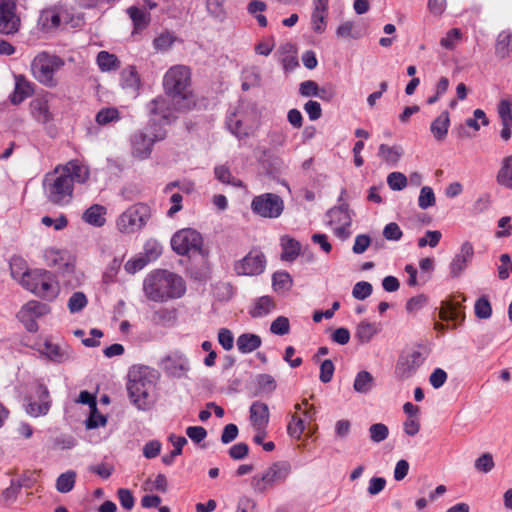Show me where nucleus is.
Listing matches in <instances>:
<instances>
[{
	"label": "nucleus",
	"instance_id": "1",
	"mask_svg": "<svg viewBox=\"0 0 512 512\" xmlns=\"http://www.w3.org/2000/svg\"><path fill=\"white\" fill-rule=\"evenodd\" d=\"M143 290L149 300L162 303L181 298L186 292V284L175 273L155 270L144 279Z\"/></svg>",
	"mask_w": 512,
	"mask_h": 512
},
{
	"label": "nucleus",
	"instance_id": "44",
	"mask_svg": "<svg viewBox=\"0 0 512 512\" xmlns=\"http://www.w3.org/2000/svg\"><path fill=\"white\" fill-rule=\"evenodd\" d=\"M42 353L45 354L50 360L58 363L64 362L69 358L59 345L48 341L44 343Z\"/></svg>",
	"mask_w": 512,
	"mask_h": 512
},
{
	"label": "nucleus",
	"instance_id": "25",
	"mask_svg": "<svg viewBox=\"0 0 512 512\" xmlns=\"http://www.w3.org/2000/svg\"><path fill=\"white\" fill-rule=\"evenodd\" d=\"M60 170L63 174H68L70 176L72 185L74 182L84 183L89 178L88 168L75 160L68 162Z\"/></svg>",
	"mask_w": 512,
	"mask_h": 512
},
{
	"label": "nucleus",
	"instance_id": "6",
	"mask_svg": "<svg viewBox=\"0 0 512 512\" xmlns=\"http://www.w3.org/2000/svg\"><path fill=\"white\" fill-rule=\"evenodd\" d=\"M153 383L147 377V369L133 367L128 373L127 391L131 402L138 409H145L148 405L150 390Z\"/></svg>",
	"mask_w": 512,
	"mask_h": 512
},
{
	"label": "nucleus",
	"instance_id": "45",
	"mask_svg": "<svg viewBox=\"0 0 512 512\" xmlns=\"http://www.w3.org/2000/svg\"><path fill=\"white\" fill-rule=\"evenodd\" d=\"M490 123L486 113L482 109H475L473 111V117L467 118L465 120V126L473 129L474 131H479L481 126H488Z\"/></svg>",
	"mask_w": 512,
	"mask_h": 512
},
{
	"label": "nucleus",
	"instance_id": "20",
	"mask_svg": "<svg viewBox=\"0 0 512 512\" xmlns=\"http://www.w3.org/2000/svg\"><path fill=\"white\" fill-rule=\"evenodd\" d=\"M34 92L33 84L29 82L24 76L19 75L15 77V89L10 96V101L14 105L22 103L26 98L31 96Z\"/></svg>",
	"mask_w": 512,
	"mask_h": 512
},
{
	"label": "nucleus",
	"instance_id": "2",
	"mask_svg": "<svg viewBox=\"0 0 512 512\" xmlns=\"http://www.w3.org/2000/svg\"><path fill=\"white\" fill-rule=\"evenodd\" d=\"M163 87L179 109H191L195 103L190 91V70L184 65L171 67L164 75Z\"/></svg>",
	"mask_w": 512,
	"mask_h": 512
},
{
	"label": "nucleus",
	"instance_id": "22",
	"mask_svg": "<svg viewBox=\"0 0 512 512\" xmlns=\"http://www.w3.org/2000/svg\"><path fill=\"white\" fill-rule=\"evenodd\" d=\"M30 112L32 117L39 123L45 124L52 120V114L49 109L48 100L44 97H36L30 102Z\"/></svg>",
	"mask_w": 512,
	"mask_h": 512
},
{
	"label": "nucleus",
	"instance_id": "29",
	"mask_svg": "<svg viewBox=\"0 0 512 512\" xmlns=\"http://www.w3.org/2000/svg\"><path fill=\"white\" fill-rule=\"evenodd\" d=\"M127 13L133 22L134 28L132 34L139 33L148 27L151 20L149 12L138 7L131 6L127 9Z\"/></svg>",
	"mask_w": 512,
	"mask_h": 512
},
{
	"label": "nucleus",
	"instance_id": "52",
	"mask_svg": "<svg viewBox=\"0 0 512 512\" xmlns=\"http://www.w3.org/2000/svg\"><path fill=\"white\" fill-rule=\"evenodd\" d=\"M256 381L261 393L271 394L277 387L274 377L270 374H260L257 376Z\"/></svg>",
	"mask_w": 512,
	"mask_h": 512
},
{
	"label": "nucleus",
	"instance_id": "31",
	"mask_svg": "<svg viewBox=\"0 0 512 512\" xmlns=\"http://www.w3.org/2000/svg\"><path fill=\"white\" fill-rule=\"evenodd\" d=\"M512 52V31H501L496 39L495 54L500 59L507 58Z\"/></svg>",
	"mask_w": 512,
	"mask_h": 512
},
{
	"label": "nucleus",
	"instance_id": "4",
	"mask_svg": "<svg viewBox=\"0 0 512 512\" xmlns=\"http://www.w3.org/2000/svg\"><path fill=\"white\" fill-rule=\"evenodd\" d=\"M48 200L59 206L68 204L73 196V185L68 174H63L59 167L48 174L43 182Z\"/></svg>",
	"mask_w": 512,
	"mask_h": 512
},
{
	"label": "nucleus",
	"instance_id": "61",
	"mask_svg": "<svg viewBox=\"0 0 512 512\" xmlns=\"http://www.w3.org/2000/svg\"><path fill=\"white\" fill-rule=\"evenodd\" d=\"M335 371V366L330 359L324 360L320 365L319 379L322 383H329Z\"/></svg>",
	"mask_w": 512,
	"mask_h": 512
},
{
	"label": "nucleus",
	"instance_id": "37",
	"mask_svg": "<svg viewBox=\"0 0 512 512\" xmlns=\"http://www.w3.org/2000/svg\"><path fill=\"white\" fill-rule=\"evenodd\" d=\"M10 273L13 279L23 285L24 278H27L30 270L27 269V263L22 257L14 256L10 260Z\"/></svg>",
	"mask_w": 512,
	"mask_h": 512
},
{
	"label": "nucleus",
	"instance_id": "28",
	"mask_svg": "<svg viewBox=\"0 0 512 512\" xmlns=\"http://www.w3.org/2000/svg\"><path fill=\"white\" fill-rule=\"evenodd\" d=\"M328 11V0H315L312 13L313 30L316 33H322L326 26V16Z\"/></svg>",
	"mask_w": 512,
	"mask_h": 512
},
{
	"label": "nucleus",
	"instance_id": "17",
	"mask_svg": "<svg viewBox=\"0 0 512 512\" xmlns=\"http://www.w3.org/2000/svg\"><path fill=\"white\" fill-rule=\"evenodd\" d=\"M36 395L38 397V402H29L26 406V412L32 417H39L46 415L51 407V400L48 388L42 384L38 383L36 387Z\"/></svg>",
	"mask_w": 512,
	"mask_h": 512
},
{
	"label": "nucleus",
	"instance_id": "42",
	"mask_svg": "<svg viewBox=\"0 0 512 512\" xmlns=\"http://www.w3.org/2000/svg\"><path fill=\"white\" fill-rule=\"evenodd\" d=\"M292 278L286 271H277L272 276L273 289L276 292L288 291L292 287Z\"/></svg>",
	"mask_w": 512,
	"mask_h": 512
},
{
	"label": "nucleus",
	"instance_id": "35",
	"mask_svg": "<svg viewBox=\"0 0 512 512\" xmlns=\"http://www.w3.org/2000/svg\"><path fill=\"white\" fill-rule=\"evenodd\" d=\"M49 308L46 304L41 303L36 300H31L27 302L19 312V317L22 321H25L26 317H41L47 314Z\"/></svg>",
	"mask_w": 512,
	"mask_h": 512
},
{
	"label": "nucleus",
	"instance_id": "30",
	"mask_svg": "<svg viewBox=\"0 0 512 512\" xmlns=\"http://www.w3.org/2000/svg\"><path fill=\"white\" fill-rule=\"evenodd\" d=\"M261 344V337L253 333H243L236 340L237 348L242 354H248L257 350Z\"/></svg>",
	"mask_w": 512,
	"mask_h": 512
},
{
	"label": "nucleus",
	"instance_id": "14",
	"mask_svg": "<svg viewBox=\"0 0 512 512\" xmlns=\"http://www.w3.org/2000/svg\"><path fill=\"white\" fill-rule=\"evenodd\" d=\"M16 9L15 0H0V34L10 35L18 32L21 20Z\"/></svg>",
	"mask_w": 512,
	"mask_h": 512
},
{
	"label": "nucleus",
	"instance_id": "21",
	"mask_svg": "<svg viewBox=\"0 0 512 512\" xmlns=\"http://www.w3.org/2000/svg\"><path fill=\"white\" fill-rule=\"evenodd\" d=\"M450 127V114L447 110L440 113L430 125V132L434 139L438 142H443L448 134Z\"/></svg>",
	"mask_w": 512,
	"mask_h": 512
},
{
	"label": "nucleus",
	"instance_id": "54",
	"mask_svg": "<svg viewBox=\"0 0 512 512\" xmlns=\"http://www.w3.org/2000/svg\"><path fill=\"white\" fill-rule=\"evenodd\" d=\"M389 435L388 427L383 423L372 424L369 427V436L371 441L380 443L384 441Z\"/></svg>",
	"mask_w": 512,
	"mask_h": 512
},
{
	"label": "nucleus",
	"instance_id": "56",
	"mask_svg": "<svg viewBox=\"0 0 512 512\" xmlns=\"http://www.w3.org/2000/svg\"><path fill=\"white\" fill-rule=\"evenodd\" d=\"M271 333L275 335H286L290 332L289 319L284 316H278L270 325Z\"/></svg>",
	"mask_w": 512,
	"mask_h": 512
},
{
	"label": "nucleus",
	"instance_id": "63",
	"mask_svg": "<svg viewBox=\"0 0 512 512\" xmlns=\"http://www.w3.org/2000/svg\"><path fill=\"white\" fill-rule=\"evenodd\" d=\"M218 342L224 350H231L234 346V337L232 332L227 328H221L218 331Z\"/></svg>",
	"mask_w": 512,
	"mask_h": 512
},
{
	"label": "nucleus",
	"instance_id": "7",
	"mask_svg": "<svg viewBox=\"0 0 512 512\" xmlns=\"http://www.w3.org/2000/svg\"><path fill=\"white\" fill-rule=\"evenodd\" d=\"M151 212L148 205L135 204L124 211L117 219V227L120 232L130 234L144 227L150 219Z\"/></svg>",
	"mask_w": 512,
	"mask_h": 512
},
{
	"label": "nucleus",
	"instance_id": "16",
	"mask_svg": "<svg viewBox=\"0 0 512 512\" xmlns=\"http://www.w3.org/2000/svg\"><path fill=\"white\" fill-rule=\"evenodd\" d=\"M66 10L61 5H54L43 9L38 18V26L43 32L57 29L61 24V18Z\"/></svg>",
	"mask_w": 512,
	"mask_h": 512
},
{
	"label": "nucleus",
	"instance_id": "5",
	"mask_svg": "<svg viewBox=\"0 0 512 512\" xmlns=\"http://www.w3.org/2000/svg\"><path fill=\"white\" fill-rule=\"evenodd\" d=\"M36 296L52 300L58 294V285L52 272L44 269L30 270L22 285Z\"/></svg>",
	"mask_w": 512,
	"mask_h": 512
},
{
	"label": "nucleus",
	"instance_id": "40",
	"mask_svg": "<svg viewBox=\"0 0 512 512\" xmlns=\"http://www.w3.org/2000/svg\"><path fill=\"white\" fill-rule=\"evenodd\" d=\"M77 474L73 470H68L65 473H62L58 476L56 480V489L60 493H68L70 492L76 482Z\"/></svg>",
	"mask_w": 512,
	"mask_h": 512
},
{
	"label": "nucleus",
	"instance_id": "18",
	"mask_svg": "<svg viewBox=\"0 0 512 512\" xmlns=\"http://www.w3.org/2000/svg\"><path fill=\"white\" fill-rule=\"evenodd\" d=\"M421 363V353L413 351L405 359L398 361L395 373L399 379H408L416 372Z\"/></svg>",
	"mask_w": 512,
	"mask_h": 512
},
{
	"label": "nucleus",
	"instance_id": "55",
	"mask_svg": "<svg viewBox=\"0 0 512 512\" xmlns=\"http://www.w3.org/2000/svg\"><path fill=\"white\" fill-rule=\"evenodd\" d=\"M387 184L391 190L400 191L407 186V178L401 172H391L387 176Z\"/></svg>",
	"mask_w": 512,
	"mask_h": 512
},
{
	"label": "nucleus",
	"instance_id": "59",
	"mask_svg": "<svg viewBox=\"0 0 512 512\" xmlns=\"http://www.w3.org/2000/svg\"><path fill=\"white\" fill-rule=\"evenodd\" d=\"M383 236L389 241H399L403 236V232L397 223L390 222L384 227Z\"/></svg>",
	"mask_w": 512,
	"mask_h": 512
},
{
	"label": "nucleus",
	"instance_id": "19",
	"mask_svg": "<svg viewBox=\"0 0 512 512\" xmlns=\"http://www.w3.org/2000/svg\"><path fill=\"white\" fill-rule=\"evenodd\" d=\"M269 416V408L266 403L255 401L250 406V420L255 429L266 428Z\"/></svg>",
	"mask_w": 512,
	"mask_h": 512
},
{
	"label": "nucleus",
	"instance_id": "26",
	"mask_svg": "<svg viewBox=\"0 0 512 512\" xmlns=\"http://www.w3.org/2000/svg\"><path fill=\"white\" fill-rule=\"evenodd\" d=\"M106 213L107 209L103 205L94 204L84 211L82 220L94 227H102L106 223Z\"/></svg>",
	"mask_w": 512,
	"mask_h": 512
},
{
	"label": "nucleus",
	"instance_id": "60",
	"mask_svg": "<svg viewBox=\"0 0 512 512\" xmlns=\"http://www.w3.org/2000/svg\"><path fill=\"white\" fill-rule=\"evenodd\" d=\"M494 460L490 453H484L475 461V468L478 471L488 473L494 468Z\"/></svg>",
	"mask_w": 512,
	"mask_h": 512
},
{
	"label": "nucleus",
	"instance_id": "24",
	"mask_svg": "<svg viewBox=\"0 0 512 512\" xmlns=\"http://www.w3.org/2000/svg\"><path fill=\"white\" fill-rule=\"evenodd\" d=\"M227 127L231 133L238 138L247 137L252 132V127L248 125L241 117L240 111H236L227 117Z\"/></svg>",
	"mask_w": 512,
	"mask_h": 512
},
{
	"label": "nucleus",
	"instance_id": "58",
	"mask_svg": "<svg viewBox=\"0 0 512 512\" xmlns=\"http://www.w3.org/2000/svg\"><path fill=\"white\" fill-rule=\"evenodd\" d=\"M372 291L373 287L369 282L360 281L354 285L352 295L357 300H364L372 294Z\"/></svg>",
	"mask_w": 512,
	"mask_h": 512
},
{
	"label": "nucleus",
	"instance_id": "53",
	"mask_svg": "<svg viewBox=\"0 0 512 512\" xmlns=\"http://www.w3.org/2000/svg\"><path fill=\"white\" fill-rule=\"evenodd\" d=\"M305 430V424L302 418L294 414L288 423L287 432L290 437L300 439Z\"/></svg>",
	"mask_w": 512,
	"mask_h": 512
},
{
	"label": "nucleus",
	"instance_id": "47",
	"mask_svg": "<svg viewBox=\"0 0 512 512\" xmlns=\"http://www.w3.org/2000/svg\"><path fill=\"white\" fill-rule=\"evenodd\" d=\"M475 316L479 319H488L492 315V306L487 296L478 298L474 305Z\"/></svg>",
	"mask_w": 512,
	"mask_h": 512
},
{
	"label": "nucleus",
	"instance_id": "48",
	"mask_svg": "<svg viewBox=\"0 0 512 512\" xmlns=\"http://www.w3.org/2000/svg\"><path fill=\"white\" fill-rule=\"evenodd\" d=\"M497 110L501 119L502 127L512 129V112L510 102L505 99L501 100L498 104Z\"/></svg>",
	"mask_w": 512,
	"mask_h": 512
},
{
	"label": "nucleus",
	"instance_id": "13",
	"mask_svg": "<svg viewBox=\"0 0 512 512\" xmlns=\"http://www.w3.org/2000/svg\"><path fill=\"white\" fill-rule=\"evenodd\" d=\"M266 266L263 252L252 249L243 259L237 261L234 270L238 275L255 276L261 274Z\"/></svg>",
	"mask_w": 512,
	"mask_h": 512
},
{
	"label": "nucleus",
	"instance_id": "43",
	"mask_svg": "<svg viewBox=\"0 0 512 512\" xmlns=\"http://www.w3.org/2000/svg\"><path fill=\"white\" fill-rule=\"evenodd\" d=\"M377 332L378 329L374 323L363 321L357 326L356 337L359 342L368 343Z\"/></svg>",
	"mask_w": 512,
	"mask_h": 512
},
{
	"label": "nucleus",
	"instance_id": "32",
	"mask_svg": "<svg viewBox=\"0 0 512 512\" xmlns=\"http://www.w3.org/2000/svg\"><path fill=\"white\" fill-rule=\"evenodd\" d=\"M281 247L283 250L281 253V260L288 262L294 261L301 250V244L288 235L281 238Z\"/></svg>",
	"mask_w": 512,
	"mask_h": 512
},
{
	"label": "nucleus",
	"instance_id": "51",
	"mask_svg": "<svg viewBox=\"0 0 512 512\" xmlns=\"http://www.w3.org/2000/svg\"><path fill=\"white\" fill-rule=\"evenodd\" d=\"M95 120L99 125L109 124L119 120V111L113 107L103 108L96 114Z\"/></svg>",
	"mask_w": 512,
	"mask_h": 512
},
{
	"label": "nucleus",
	"instance_id": "27",
	"mask_svg": "<svg viewBox=\"0 0 512 512\" xmlns=\"http://www.w3.org/2000/svg\"><path fill=\"white\" fill-rule=\"evenodd\" d=\"M189 370V362L183 356L167 357L165 359V371L168 375L181 378Z\"/></svg>",
	"mask_w": 512,
	"mask_h": 512
},
{
	"label": "nucleus",
	"instance_id": "33",
	"mask_svg": "<svg viewBox=\"0 0 512 512\" xmlns=\"http://www.w3.org/2000/svg\"><path fill=\"white\" fill-rule=\"evenodd\" d=\"M275 308L272 297L262 296L255 300L253 307L249 310L252 318H260L269 314Z\"/></svg>",
	"mask_w": 512,
	"mask_h": 512
},
{
	"label": "nucleus",
	"instance_id": "62",
	"mask_svg": "<svg viewBox=\"0 0 512 512\" xmlns=\"http://www.w3.org/2000/svg\"><path fill=\"white\" fill-rule=\"evenodd\" d=\"M175 37L169 33H163L156 37L153 41V46L156 50L167 51L173 45Z\"/></svg>",
	"mask_w": 512,
	"mask_h": 512
},
{
	"label": "nucleus",
	"instance_id": "39",
	"mask_svg": "<svg viewBox=\"0 0 512 512\" xmlns=\"http://www.w3.org/2000/svg\"><path fill=\"white\" fill-rule=\"evenodd\" d=\"M169 440L174 446V449L162 457V462L165 465H171L176 456L182 454L183 446L187 444V439L183 436L170 435Z\"/></svg>",
	"mask_w": 512,
	"mask_h": 512
},
{
	"label": "nucleus",
	"instance_id": "11",
	"mask_svg": "<svg viewBox=\"0 0 512 512\" xmlns=\"http://www.w3.org/2000/svg\"><path fill=\"white\" fill-rule=\"evenodd\" d=\"M150 122L154 126H163L170 124L175 120L174 112L179 109V105L164 97H157L148 104Z\"/></svg>",
	"mask_w": 512,
	"mask_h": 512
},
{
	"label": "nucleus",
	"instance_id": "12",
	"mask_svg": "<svg viewBox=\"0 0 512 512\" xmlns=\"http://www.w3.org/2000/svg\"><path fill=\"white\" fill-rule=\"evenodd\" d=\"M164 136L165 134L160 128L158 130L154 129V132L150 134L144 131L135 132L131 138L133 155L140 159L149 157L154 142L162 140Z\"/></svg>",
	"mask_w": 512,
	"mask_h": 512
},
{
	"label": "nucleus",
	"instance_id": "36",
	"mask_svg": "<svg viewBox=\"0 0 512 512\" xmlns=\"http://www.w3.org/2000/svg\"><path fill=\"white\" fill-rule=\"evenodd\" d=\"M439 317L443 321H455L461 323L465 318V314L461 311L460 304L447 303L441 307Z\"/></svg>",
	"mask_w": 512,
	"mask_h": 512
},
{
	"label": "nucleus",
	"instance_id": "41",
	"mask_svg": "<svg viewBox=\"0 0 512 512\" xmlns=\"http://www.w3.org/2000/svg\"><path fill=\"white\" fill-rule=\"evenodd\" d=\"M97 64L101 71L116 70L120 67V61L114 54L100 51L97 55Z\"/></svg>",
	"mask_w": 512,
	"mask_h": 512
},
{
	"label": "nucleus",
	"instance_id": "15",
	"mask_svg": "<svg viewBox=\"0 0 512 512\" xmlns=\"http://www.w3.org/2000/svg\"><path fill=\"white\" fill-rule=\"evenodd\" d=\"M474 257V248L471 242L465 241L462 243L459 252L455 254L450 262V276L458 278L462 272L467 268L468 264Z\"/></svg>",
	"mask_w": 512,
	"mask_h": 512
},
{
	"label": "nucleus",
	"instance_id": "38",
	"mask_svg": "<svg viewBox=\"0 0 512 512\" xmlns=\"http://www.w3.org/2000/svg\"><path fill=\"white\" fill-rule=\"evenodd\" d=\"M374 386V377L368 371H360L357 373L353 388L356 392L361 394H367L371 391Z\"/></svg>",
	"mask_w": 512,
	"mask_h": 512
},
{
	"label": "nucleus",
	"instance_id": "8",
	"mask_svg": "<svg viewBox=\"0 0 512 512\" xmlns=\"http://www.w3.org/2000/svg\"><path fill=\"white\" fill-rule=\"evenodd\" d=\"M291 472L288 461H277L269 466L261 475H255L252 479L254 489L264 492L276 484L285 482Z\"/></svg>",
	"mask_w": 512,
	"mask_h": 512
},
{
	"label": "nucleus",
	"instance_id": "46",
	"mask_svg": "<svg viewBox=\"0 0 512 512\" xmlns=\"http://www.w3.org/2000/svg\"><path fill=\"white\" fill-rule=\"evenodd\" d=\"M152 321L155 324L162 326L173 324L176 321V310L160 308L153 313Z\"/></svg>",
	"mask_w": 512,
	"mask_h": 512
},
{
	"label": "nucleus",
	"instance_id": "9",
	"mask_svg": "<svg viewBox=\"0 0 512 512\" xmlns=\"http://www.w3.org/2000/svg\"><path fill=\"white\" fill-rule=\"evenodd\" d=\"M250 208L259 217L277 219L284 211V201L278 194L263 193L253 197Z\"/></svg>",
	"mask_w": 512,
	"mask_h": 512
},
{
	"label": "nucleus",
	"instance_id": "10",
	"mask_svg": "<svg viewBox=\"0 0 512 512\" xmlns=\"http://www.w3.org/2000/svg\"><path fill=\"white\" fill-rule=\"evenodd\" d=\"M203 238L192 228L177 231L171 238V247L178 255L185 256L191 252L202 253Z\"/></svg>",
	"mask_w": 512,
	"mask_h": 512
},
{
	"label": "nucleus",
	"instance_id": "57",
	"mask_svg": "<svg viewBox=\"0 0 512 512\" xmlns=\"http://www.w3.org/2000/svg\"><path fill=\"white\" fill-rule=\"evenodd\" d=\"M435 194L431 187L424 186L421 188L418 198V205L421 209H427L435 205Z\"/></svg>",
	"mask_w": 512,
	"mask_h": 512
},
{
	"label": "nucleus",
	"instance_id": "3",
	"mask_svg": "<svg viewBox=\"0 0 512 512\" xmlns=\"http://www.w3.org/2000/svg\"><path fill=\"white\" fill-rule=\"evenodd\" d=\"M64 65L65 61L61 57L43 51L38 53L32 60L31 71L33 77L39 83L46 87L53 88L58 84L54 75Z\"/></svg>",
	"mask_w": 512,
	"mask_h": 512
},
{
	"label": "nucleus",
	"instance_id": "23",
	"mask_svg": "<svg viewBox=\"0 0 512 512\" xmlns=\"http://www.w3.org/2000/svg\"><path fill=\"white\" fill-rule=\"evenodd\" d=\"M404 154V150L399 145L389 146L387 144H380L378 148V156L389 167H396Z\"/></svg>",
	"mask_w": 512,
	"mask_h": 512
},
{
	"label": "nucleus",
	"instance_id": "64",
	"mask_svg": "<svg viewBox=\"0 0 512 512\" xmlns=\"http://www.w3.org/2000/svg\"><path fill=\"white\" fill-rule=\"evenodd\" d=\"M118 499L121 506L126 510H131L134 507L135 499L132 492L126 488H120L117 491Z\"/></svg>",
	"mask_w": 512,
	"mask_h": 512
},
{
	"label": "nucleus",
	"instance_id": "49",
	"mask_svg": "<svg viewBox=\"0 0 512 512\" xmlns=\"http://www.w3.org/2000/svg\"><path fill=\"white\" fill-rule=\"evenodd\" d=\"M88 303L87 297L83 292H74L68 300V309L70 313H77L83 310Z\"/></svg>",
	"mask_w": 512,
	"mask_h": 512
},
{
	"label": "nucleus",
	"instance_id": "50",
	"mask_svg": "<svg viewBox=\"0 0 512 512\" xmlns=\"http://www.w3.org/2000/svg\"><path fill=\"white\" fill-rule=\"evenodd\" d=\"M121 83L123 87L135 88L139 84V77L136 68L129 66L121 72Z\"/></svg>",
	"mask_w": 512,
	"mask_h": 512
},
{
	"label": "nucleus",
	"instance_id": "34",
	"mask_svg": "<svg viewBox=\"0 0 512 512\" xmlns=\"http://www.w3.org/2000/svg\"><path fill=\"white\" fill-rule=\"evenodd\" d=\"M496 181L499 185L512 189V155L506 156L501 161V167L497 173Z\"/></svg>",
	"mask_w": 512,
	"mask_h": 512
}]
</instances>
